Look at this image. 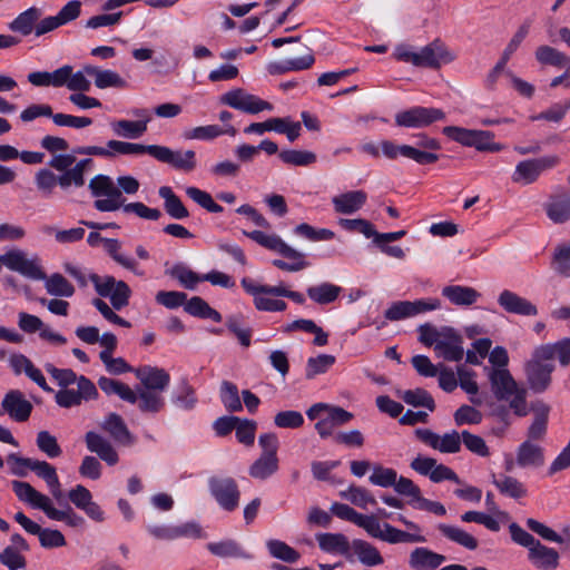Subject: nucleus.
<instances>
[{
  "mask_svg": "<svg viewBox=\"0 0 570 570\" xmlns=\"http://www.w3.org/2000/svg\"><path fill=\"white\" fill-rule=\"evenodd\" d=\"M110 127L112 132L121 138L126 139H138L140 138L146 130V120L145 121H135L120 119L110 122Z\"/></svg>",
  "mask_w": 570,
  "mask_h": 570,
  "instance_id": "nucleus-42",
  "label": "nucleus"
},
{
  "mask_svg": "<svg viewBox=\"0 0 570 570\" xmlns=\"http://www.w3.org/2000/svg\"><path fill=\"white\" fill-rule=\"evenodd\" d=\"M100 428L119 445L131 446L136 443V438L117 413H109L100 423Z\"/></svg>",
  "mask_w": 570,
  "mask_h": 570,
  "instance_id": "nucleus-20",
  "label": "nucleus"
},
{
  "mask_svg": "<svg viewBox=\"0 0 570 570\" xmlns=\"http://www.w3.org/2000/svg\"><path fill=\"white\" fill-rule=\"evenodd\" d=\"M365 531L370 537L380 539L390 544L403 542L424 543L426 541V538L420 533H410L386 522L381 524L379 519L373 514Z\"/></svg>",
  "mask_w": 570,
  "mask_h": 570,
  "instance_id": "nucleus-10",
  "label": "nucleus"
},
{
  "mask_svg": "<svg viewBox=\"0 0 570 570\" xmlns=\"http://www.w3.org/2000/svg\"><path fill=\"white\" fill-rule=\"evenodd\" d=\"M99 389L107 395H118L121 400L135 404L137 403V393L130 389L127 384L109 379L106 376H101L98 380Z\"/></svg>",
  "mask_w": 570,
  "mask_h": 570,
  "instance_id": "nucleus-36",
  "label": "nucleus"
},
{
  "mask_svg": "<svg viewBox=\"0 0 570 570\" xmlns=\"http://www.w3.org/2000/svg\"><path fill=\"white\" fill-rule=\"evenodd\" d=\"M220 102L233 109L246 114L255 115L265 110H273V105L259 97L248 94L244 89L236 88L225 92L220 97Z\"/></svg>",
  "mask_w": 570,
  "mask_h": 570,
  "instance_id": "nucleus-13",
  "label": "nucleus"
},
{
  "mask_svg": "<svg viewBox=\"0 0 570 570\" xmlns=\"http://www.w3.org/2000/svg\"><path fill=\"white\" fill-rule=\"evenodd\" d=\"M88 278L99 296L110 299L114 309L120 311L128 306L131 289L126 282L117 281L114 276H100L95 273L89 274Z\"/></svg>",
  "mask_w": 570,
  "mask_h": 570,
  "instance_id": "nucleus-7",
  "label": "nucleus"
},
{
  "mask_svg": "<svg viewBox=\"0 0 570 570\" xmlns=\"http://www.w3.org/2000/svg\"><path fill=\"white\" fill-rule=\"evenodd\" d=\"M186 194L189 198H191L195 203H197L200 207L206 209L209 213H222L223 207L218 205L212 197V195L207 191H204L197 187H188L186 189Z\"/></svg>",
  "mask_w": 570,
  "mask_h": 570,
  "instance_id": "nucleus-59",
  "label": "nucleus"
},
{
  "mask_svg": "<svg viewBox=\"0 0 570 570\" xmlns=\"http://www.w3.org/2000/svg\"><path fill=\"white\" fill-rule=\"evenodd\" d=\"M89 180L91 195L97 199L94 206L99 212H115L124 204L122 193L135 194L139 188V180Z\"/></svg>",
  "mask_w": 570,
  "mask_h": 570,
  "instance_id": "nucleus-4",
  "label": "nucleus"
},
{
  "mask_svg": "<svg viewBox=\"0 0 570 570\" xmlns=\"http://www.w3.org/2000/svg\"><path fill=\"white\" fill-rule=\"evenodd\" d=\"M243 234L258 245L295 261L294 263H287L283 259H274L273 265L282 271L299 272L308 266V263L304 259V254L287 245L276 234L268 235L262 230H244Z\"/></svg>",
  "mask_w": 570,
  "mask_h": 570,
  "instance_id": "nucleus-5",
  "label": "nucleus"
},
{
  "mask_svg": "<svg viewBox=\"0 0 570 570\" xmlns=\"http://www.w3.org/2000/svg\"><path fill=\"white\" fill-rule=\"evenodd\" d=\"M159 196L164 199V208L165 212L174 219H185L189 216V212L180 200V198L175 195L173 189L168 186H163L159 188Z\"/></svg>",
  "mask_w": 570,
  "mask_h": 570,
  "instance_id": "nucleus-38",
  "label": "nucleus"
},
{
  "mask_svg": "<svg viewBox=\"0 0 570 570\" xmlns=\"http://www.w3.org/2000/svg\"><path fill=\"white\" fill-rule=\"evenodd\" d=\"M442 132L453 141L465 147H473L479 151L494 150V134L487 130L466 129L458 126H446Z\"/></svg>",
  "mask_w": 570,
  "mask_h": 570,
  "instance_id": "nucleus-8",
  "label": "nucleus"
},
{
  "mask_svg": "<svg viewBox=\"0 0 570 570\" xmlns=\"http://www.w3.org/2000/svg\"><path fill=\"white\" fill-rule=\"evenodd\" d=\"M12 489L20 501L43 511L51 520L63 521L67 525L77 529H81L86 525L85 518L76 513L69 503H66V508L63 509L55 508L49 497L37 491L28 482L12 481Z\"/></svg>",
  "mask_w": 570,
  "mask_h": 570,
  "instance_id": "nucleus-1",
  "label": "nucleus"
},
{
  "mask_svg": "<svg viewBox=\"0 0 570 570\" xmlns=\"http://www.w3.org/2000/svg\"><path fill=\"white\" fill-rule=\"evenodd\" d=\"M438 530L448 540L468 549L475 550L478 548V540L463 529L445 523H440Z\"/></svg>",
  "mask_w": 570,
  "mask_h": 570,
  "instance_id": "nucleus-39",
  "label": "nucleus"
},
{
  "mask_svg": "<svg viewBox=\"0 0 570 570\" xmlns=\"http://www.w3.org/2000/svg\"><path fill=\"white\" fill-rule=\"evenodd\" d=\"M98 395L96 385L88 377L80 375L77 389H60L55 394V401L60 407L70 409L81 405L83 401L96 400Z\"/></svg>",
  "mask_w": 570,
  "mask_h": 570,
  "instance_id": "nucleus-11",
  "label": "nucleus"
},
{
  "mask_svg": "<svg viewBox=\"0 0 570 570\" xmlns=\"http://www.w3.org/2000/svg\"><path fill=\"white\" fill-rule=\"evenodd\" d=\"M546 354H550V360L554 362L557 357L562 367L570 364V337H564L556 343L539 345Z\"/></svg>",
  "mask_w": 570,
  "mask_h": 570,
  "instance_id": "nucleus-51",
  "label": "nucleus"
},
{
  "mask_svg": "<svg viewBox=\"0 0 570 570\" xmlns=\"http://www.w3.org/2000/svg\"><path fill=\"white\" fill-rule=\"evenodd\" d=\"M171 402L175 406L181 410H193L196 406L197 397L194 387L186 379L179 382L178 389L171 396Z\"/></svg>",
  "mask_w": 570,
  "mask_h": 570,
  "instance_id": "nucleus-48",
  "label": "nucleus"
},
{
  "mask_svg": "<svg viewBox=\"0 0 570 570\" xmlns=\"http://www.w3.org/2000/svg\"><path fill=\"white\" fill-rule=\"evenodd\" d=\"M381 155L387 159H412L420 165L433 164L439 159L435 153L423 151L410 145H397L391 140H382Z\"/></svg>",
  "mask_w": 570,
  "mask_h": 570,
  "instance_id": "nucleus-16",
  "label": "nucleus"
},
{
  "mask_svg": "<svg viewBox=\"0 0 570 570\" xmlns=\"http://www.w3.org/2000/svg\"><path fill=\"white\" fill-rule=\"evenodd\" d=\"M104 247L106 252L112 257L115 262H117L122 267L137 273V262L132 258L126 257L125 255L119 253L120 249V243L118 239L114 238H106L104 243Z\"/></svg>",
  "mask_w": 570,
  "mask_h": 570,
  "instance_id": "nucleus-60",
  "label": "nucleus"
},
{
  "mask_svg": "<svg viewBox=\"0 0 570 570\" xmlns=\"http://www.w3.org/2000/svg\"><path fill=\"white\" fill-rule=\"evenodd\" d=\"M445 112L439 108L415 106L395 115V124L406 128H423L444 120Z\"/></svg>",
  "mask_w": 570,
  "mask_h": 570,
  "instance_id": "nucleus-14",
  "label": "nucleus"
},
{
  "mask_svg": "<svg viewBox=\"0 0 570 570\" xmlns=\"http://www.w3.org/2000/svg\"><path fill=\"white\" fill-rule=\"evenodd\" d=\"M220 400L228 412H239L243 404L239 399L236 384L229 381H223L220 385Z\"/></svg>",
  "mask_w": 570,
  "mask_h": 570,
  "instance_id": "nucleus-56",
  "label": "nucleus"
},
{
  "mask_svg": "<svg viewBox=\"0 0 570 570\" xmlns=\"http://www.w3.org/2000/svg\"><path fill=\"white\" fill-rule=\"evenodd\" d=\"M557 156H547L530 160L521 161L517 169L518 171L523 176H539L541 175L546 169L552 168L558 163Z\"/></svg>",
  "mask_w": 570,
  "mask_h": 570,
  "instance_id": "nucleus-46",
  "label": "nucleus"
},
{
  "mask_svg": "<svg viewBox=\"0 0 570 570\" xmlns=\"http://www.w3.org/2000/svg\"><path fill=\"white\" fill-rule=\"evenodd\" d=\"M316 540L321 550L327 553H338L346 560H353L352 541L343 533H318Z\"/></svg>",
  "mask_w": 570,
  "mask_h": 570,
  "instance_id": "nucleus-22",
  "label": "nucleus"
},
{
  "mask_svg": "<svg viewBox=\"0 0 570 570\" xmlns=\"http://www.w3.org/2000/svg\"><path fill=\"white\" fill-rule=\"evenodd\" d=\"M135 392L137 393L138 409L141 412L158 413L164 409L165 399L161 392L140 387Z\"/></svg>",
  "mask_w": 570,
  "mask_h": 570,
  "instance_id": "nucleus-41",
  "label": "nucleus"
},
{
  "mask_svg": "<svg viewBox=\"0 0 570 570\" xmlns=\"http://www.w3.org/2000/svg\"><path fill=\"white\" fill-rule=\"evenodd\" d=\"M531 409L534 412V417L528 429L527 440L531 442L541 441L547 434L550 406L542 401H538L532 404Z\"/></svg>",
  "mask_w": 570,
  "mask_h": 570,
  "instance_id": "nucleus-27",
  "label": "nucleus"
},
{
  "mask_svg": "<svg viewBox=\"0 0 570 570\" xmlns=\"http://www.w3.org/2000/svg\"><path fill=\"white\" fill-rule=\"evenodd\" d=\"M278 470V458L261 454L249 466V475L254 479L266 480Z\"/></svg>",
  "mask_w": 570,
  "mask_h": 570,
  "instance_id": "nucleus-47",
  "label": "nucleus"
},
{
  "mask_svg": "<svg viewBox=\"0 0 570 570\" xmlns=\"http://www.w3.org/2000/svg\"><path fill=\"white\" fill-rule=\"evenodd\" d=\"M501 307L512 314L535 316L538 308L530 301L510 291L501 292Z\"/></svg>",
  "mask_w": 570,
  "mask_h": 570,
  "instance_id": "nucleus-31",
  "label": "nucleus"
},
{
  "mask_svg": "<svg viewBox=\"0 0 570 570\" xmlns=\"http://www.w3.org/2000/svg\"><path fill=\"white\" fill-rule=\"evenodd\" d=\"M559 553L537 540L528 550L529 561L538 569L554 570L559 566Z\"/></svg>",
  "mask_w": 570,
  "mask_h": 570,
  "instance_id": "nucleus-25",
  "label": "nucleus"
},
{
  "mask_svg": "<svg viewBox=\"0 0 570 570\" xmlns=\"http://www.w3.org/2000/svg\"><path fill=\"white\" fill-rule=\"evenodd\" d=\"M86 448L101 461L112 466L119 462V455L112 443L100 433L88 431L85 434Z\"/></svg>",
  "mask_w": 570,
  "mask_h": 570,
  "instance_id": "nucleus-18",
  "label": "nucleus"
},
{
  "mask_svg": "<svg viewBox=\"0 0 570 570\" xmlns=\"http://www.w3.org/2000/svg\"><path fill=\"white\" fill-rule=\"evenodd\" d=\"M366 198L367 196L363 190H352L335 196L332 202L336 213L351 215L362 208Z\"/></svg>",
  "mask_w": 570,
  "mask_h": 570,
  "instance_id": "nucleus-33",
  "label": "nucleus"
},
{
  "mask_svg": "<svg viewBox=\"0 0 570 570\" xmlns=\"http://www.w3.org/2000/svg\"><path fill=\"white\" fill-rule=\"evenodd\" d=\"M492 342L489 338H479L473 343V350L481 358L489 355L491 371L489 374L492 392L499 399V346L491 350Z\"/></svg>",
  "mask_w": 570,
  "mask_h": 570,
  "instance_id": "nucleus-23",
  "label": "nucleus"
},
{
  "mask_svg": "<svg viewBox=\"0 0 570 570\" xmlns=\"http://www.w3.org/2000/svg\"><path fill=\"white\" fill-rule=\"evenodd\" d=\"M43 281L47 293L52 296L71 297L75 294L72 284L59 273L46 276Z\"/></svg>",
  "mask_w": 570,
  "mask_h": 570,
  "instance_id": "nucleus-50",
  "label": "nucleus"
},
{
  "mask_svg": "<svg viewBox=\"0 0 570 570\" xmlns=\"http://www.w3.org/2000/svg\"><path fill=\"white\" fill-rule=\"evenodd\" d=\"M528 493L525 483L512 475H501V494L520 501L527 498Z\"/></svg>",
  "mask_w": 570,
  "mask_h": 570,
  "instance_id": "nucleus-55",
  "label": "nucleus"
},
{
  "mask_svg": "<svg viewBox=\"0 0 570 570\" xmlns=\"http://www.w3.org/2000/svg\"><path fill=\"white\" fill-rule=\"evenodd\" d=\"M307 296L311 301L318 305H327L335 302L342 293V287L328 282L318 285L309 286L306 289Z\"/></svg>",
  "mask_w": 570,
  "mask_h": 570,
  "instance_id": "nucleus-35",
  "label": "nucleus"
},
{
  "mask_svg": "<svg viewBox=\"0 0 570 570\" xmlns=\"http://www.w3.org/2000/svg\"><path fill=\"white\" fill-rule=\"evenodd\" d=\"M330 511L335 517H337L342 520H345V521H350L364 530L367 529L368 522L372 518V514L371 515L361 514L356 510L351 508L350 505H347L345 503H340V502H334L331 505Z\"/></svg>",
  "mask_w": 570,
  "mask_h": 570,
  "instance_id": "nucleus-45",
  "label": "nucleus"
},
{
  "mask_svg": "<svg viewBox=\"0 0 570 570\" xmlns=\"http://www.w3.org/2000/svg\"><path fill=\"white\" fill-rule=\"evenodd\" d=\"M335 363V356L330 354H320L316 357H309L306 363L305 377L313 380L316 375L326 373Z\"/></svg>",
  "mask_w": 570,
  "mask_h": 570,
  "instance_id": "nucleus-57",
  "label": "nucleus"
},
{
  "mask_svg": "<svg viewBox=\"0 0 570 570\" xmlns=\"http://www.w3.org/2000/svg\"><path fill=\"white\" fill-rule=\"evenodd\" d=\"M210 494L225 511H234L239 503L240 491L237 482L229 476H212L208 480Z\"/></svg>",
  "mask_w": 570,
  "mask_h": 570,
  "instance_id": "nucleus-12",
  "label": "nucleus"
},
{
  "mask_svg": "<svg viewBox=\"0 0 570 570\" xmlns=\"http://www.w3.org/2000/svg\"><path fill=\"white\" fill-rule=\"evenodd\" d=\"M236 132L237 131L235 127L229 124H226L224 127L218 125H206L185 130L183 132V137L187 140L209 141L223 135H229L234 137Z\"/></svg>",
  "mask_w": 570,
  "mask_h": 570,
  "instance_id": "nucleus-28",
  "label": "nucleus"
},
{
  "mask_svg": "<svg viewBox=\"0 0 570 570\" xmlns=\"http://www.w3.org/2000/svg\"><path fill=\"white\" fill-rule=\"evenodd\" d=\"M85 71L95 80V86L99 89L106 88H126L127 81L117 72L110 69H101L94 65H85Z\"/></svg>",
  "mask_w": 570,
  "mask_h": 570,
  "instance_id": "nucleus-26",
  "label": "nucleus"
},
{
  "mask_svg": "<svg viewBox=\"0 0 570 570\" xmlns=\"http://www.w3.org/2000/svg\"><path fill=\"white\" fill-rule=\"evenodd\" d=\"M3 412H6L16 422H24L30 417L32 404L24 399L19 390H10L1 402Z\"/></svg>",
  "mask_w": 570,
  "mask_h": 570,
  "instance_id": "nucleus-19",
  "label": "nucleus"
},
{
  "mask_svg": "<svg viewBox=\"0 0 570 570\" xmlns=\"http://www.w3.org/2000/svg\"><path fill=\"white\" fill-rule=\"evenodd\" d=\"M27 463L29 470L33 471L39 478H41L47 485L59 480L56 468L46 461L39 460H23Z\"/></svg>",
  "mask_w": 570,
  "mask_h": 570,
  "instance_id": "nucleus-64",
  "label": "nucleus"
},
{
  "mask_svg": "<svg viewBox=\"0 0 570 570\" xmlns=\"http://www.w3.org/2000/svg\"><path fill=\"white\" fill-rule=\"evenodd\" d=\"M269 554L278 560L288 563H295L301 554L284 541L277 539H271L266 542Z\"/></svg>",
  "mask_w": 570,
  "mask_h": 570,
  "instance_id": "nucleus-53",
  "label": "nucleus"
},
{
  "mask_svg": "<svg viewBox=\"0 0 570 570\" xmlns=\"http://www.w3.org/2000/svg\"><path fill=\"white\" fill-rule=\"evenodd\" d=\"M41 9L37 7H30L27 10L19 13L10 23L9 29L13 32L28 37L31 33L36 35L37 22L41 18Z\"/></svg>",
  "mask_w": 570,
  "mask_h": 570,
  "instance_id": "nucleus-29",
  "label": "nucleus"
},
{
  "mask_svg": "<svg viewBox=\"0 0 570 570\" xmlns=\"http://www.w3.org/2000/svg\"><path fill=\"white\" fill-rule=\"evenodd\" d=\"M556 364L540 346H537L531 357L524 363V374L529 389L537 394L546 392L552 383Z\"/></svg>",
  "mask_w": 570,
  "mask_h": 570,
  "instance_id": "nucleus-6",
  "label": "nucleus"
},
{
  "mask_svg": "<svg viewBox=\"0 0 570 570\" xmlns=\"http://www.w3.org/2000/svg\"><path fill=\"white\" fill-rule=\"evenodd\" d=\"M392 57L413 67L429 69H439L442 65L455 59V55L440 40H434L422 48L400 43L395 47Z\"/></svg>",
  "mask_w": 570,
  "mask_h": 570,
  "instance_id": "nucleus-3",
  "label": "nucleus"
},
{
  "mask_svg": "<svg viewBox=\"0 0 570 570\" xmlns=\"http://www.w3.org/2000/svg\"><path fill=\"white\" fill-rule=\"evenodd\" d=\"M315 61L312 53L297 58H287L281 61L271 62L267 67L269 73L282 75L289 71H302L309 69Z\"/></svg>",
  "mask_w": 570,
  "mask_h": 570,
  "instance_id": "nucleus-34",
  "label": "nucleus"
},
{
  "mask_svg": "<svg viewBox=\"0 0 570 570\" xmlns=\"http://www.w3.org/2000/svg\"><path fill=\"white\" fill-rule=\"evenodd\" d=\"M351 552L353 553V558L356 557L365 567H377L384 563V559L379 549L365 540H352Z\"/></svg>",
  "mask_w": 570,
  "mask_h": 570,
  "instance_id": "nucleus-30",
  "label": "nucleus"
},
{
  "mask_svg": "<svg viewBox=\"0 0 570 570\" xmlns=\"http://www.w3.org/2000/svg\"><path fill=\"white\" fill-rule=\"evenodd\" d=\"M207 549L220 558H238L252 559V554L242 549V547L234 540H225L220 542H212L207 544Z\"/></svg>",
  "mask_w": 570,
  "mask_h": 570,
  "instance_id": "nucleus-43",
  "label": "nucleus"
},
{
  "mask_svg": "<svg viewBox=\"0 0 570 570\" xmlns=\"http://www.w3.org/2000/svg\"><path fill=\"white\" fill-rule=\"evenodd\" d=\"M462 336L452 327H443V337L436 343L434 351L439 357L446 361L459 362L464 356Z\"/></svg>",
  "mask_w": 570,
  "mask_h": 570,
  "instance_id": "nucleus-17",
  "label": "nucleus"
},
{
  "mask_svg": "<svg viewBox=\"0 0 570 570\" xmlns=\"http://www.w3.org/2000/svg\"><path fill=\"white\" fill-rule=\"evenodd\" d=\"M278 156L283 163L292 166H308L316 159L311 151L294 149L282 150Z\"/></svg>",
  "mask_w": 570,
  "mask_h": 570,
  "instance_id": "nucleus-62",
  "label": "nucleus"
},
{
  "mask_svg": "<svg viewBox=\"0 0 570 570\" xmlns=\"http://www.w3.org/2000/svg\"><path fill=\"white\" fill-rule=\"evenodd\" d=\"M36 443L38 449L51 459L58 458L62 453V450L58 444L57 438L49 433L48 431H40L37 434Z\"/></svg>",
  "mask_w": 570,
  "mask_h": 570,
  "instance_id": "nucleus-61",
  "label": "nucleus"
},
{
  "mask_svg": "<svg viewBox=\"0 0 570 570\" xmlns=\"http://www.w3.org/2000/svg\"><path fill=\"white\" fill-rule=\"evenodd\" d=\"M135 375L142 385L141 389L164 392L167 390L170 376L160 367L145 365L135 370Z\"/></svg>",
  "mask_w": 570,
  "mask_h": 570,
  "instance_id": "nucleus-21",
  "label": "nucleus"
},
{
  "mask_svg": "<svg viewBox=\"0 0 570 570\" xmlns=\"http://www.w3.org/2000/svg\"><path fill=\"white\" fill-rule=\"evenodd\" d=\"M402 400L412 406H424L431 412L435 410V402L432 395L423 390V389H415V390H407L402 394Z\"/></svg>",
  "mask_w": 570,
  "mask_h": 570,
  "instance_id": "nucleus-58",
  "label": "nucleus"
},
{
  "mask_svg": "<svg viewBox=\"0 0 570 570\" xmlns=\"http://www.w3.org/2000/svg\"><path fill=\"white\" fill-rule=\"evenodd\" d=\"M340 497L362 509H365L367 504H376L375 498L368 490L354 484L350 485L346 490L341 491Z\"/></svg>",
  "mask_w": 570,
  "mask_h": 570,
  "instance_id": "nucleus-52",
  "label": "nucleus"
},
{
  "mask_svg": "<svg viewBox=\"0 0 570 570\" xmlns=\"http://www.w3.org/2000/svg\"><path fill=\"white\" fill-rule=\"evenodd\" d=\"M148 155L184 173H189L196 166V154L193 150H173L165 146L149 145Z\"/></svg>",
  "mask_w": 570,
  "mask_h": 570,
  "instance_id": "nucleus-15",
  "label": "nucleus"
},
{
  "mask_svg": "<svg viewBox=\"0 0 570 570\" xmlns=\"http://www.w3.org/2000/svg\"><path fill=\"white\" fill-rule=\"evenodd\" d=\"M442 295L454 305H472L480 294L472 287L461 285H449L443 287Z\"/></svg>",
  "mask_w": 570,
  "mask_h": 570,
  "instance_id": "nucleus-37",
  "label": "nucleus"
},
{
  "mask_svg": "<svg viewBox=\"0 0 570 570\" xmlns=\"http://www.w3.org/2000/svg\"><path fill=\"white\" fill-rule=\"evenodd\" d=\"M535 58L543 65H551L556 67H562L567 62V57L550 46H540L537 48Z\"/></svg>",
  "mask_w": 570,
  "mask_h": 570,
  "instance_id": "nucleus-63",
  "label": "nucleus"
},
{
  "mask_svg": "<svg viewBox=\"0 0 570 570\" xmlns=\"http://www.w3.org/2000/svg\"><path fill=\"white\" fill-rule=\"evenodd\" d=\"M445 560V556L441 553L425 547H417L409 556V567L412 570H436Z\"/></svg>",
  "mask_w": 570,
  "mask_h": 570,
  "instance_id": "nucleus-24",
  "label": "nucleus"
},
{
  "mask_svg": "<svg viewBox=\"0 0 570 570\" xmlns=\"http://www.w3.org/2000/svg\"><path fill=\"white\" fill-rule=\"evenodd\" d=\"M65 80V70L56 69L51 72L49 71H35L28 75V81L36 87H63Z\"/></svg>",
  "mask_w": 570,
  "mask_h": 570,
  "instance_id": "nucleus-49",
  "label": "nucleus"
},
{
  "mask_svg": "<svg viewBox=\"0 0 570 570\" xmlns=\"http://www.w3.org/2000/svg\"><path fill=\"white\" fill-rule=\"evenodd\" d=\"M544 449L531 441H523L517 449L515 456L504 455V470L511 473L515 465L522 469H538L544 464Z\"/></svg>",
  "mask_w": 570,
  "mask_h": 570,
  "instance_id": "nucleus-9",
  "label": "nucleus"
},
{
  "mask_svg": "<svg viewBox=\"0 0 570 570\" xmlns=\"http://www.w3.org/2000/svg\"><path fill=\"white\" fill-rule=\"evenodd\" d=\"M106 157H115L118 155L139 156L148 154L149 145L128 142L121 140H109L105 146Z\"/></svg>",
  "mask_w": 570,
  "mask_h": 570,
  "instance_id": "nucleus-44",
  "label": "nucleus"
},
{
  "mask_svg": "<svg viewBox=\"0 0 570 570\" xmlns=\"http://www.w3.org/2000/svg\"><path fill=\"white\" fill-rule=\"evenodd\" d=\"M548 217L554 223H564L570 218V191L556 193L546 206Z\"/></svg>",
  "mask_w": 570,
  "mask_h": 570,
  "instance_id": "nucleus-32",
  "label": "nucleus"
},
{
  "mask_svg": "<svg viewBox=\"0 0 570 570\" xmlns=\"http://www.w3.org/2000/svg\"><path fill=\"white\" fill-rule=\"evenodd\" d=\"M166 273L177 279L187 289L196 288L197 284L202 282V276L181 263L175 264L170 269H167Z\"/></svg>",
  "mask_w": 570,
  "mask_h": 570,
  "instance_id": "nucleus-54",
  "label": "nucleus"
},
{
  "mask_svg": "<svg viewBox=\"0 0 570 570\" xmlns=\"http://www.w3.org/2000/svg\"><path fill=\"white\" fill-rule=\"evenodd\" d=\"M60 69L65 70L63 87H67L70 91L87 92L91 89V82L87 78L88 73L85 71V66L76 72H73V68L70 65H63Z\"/></svg>",
  "mask_w": 570,
  "mask_h": 570,
  "instance_id": "nucleus-40",
  "label": "nucleus"
},
{
  "mask_svg": "<svg viewBox=\"0 0 570 570\" xmlns=\"http://www.w3.org/2000/svg\"><path fill=\"white\" fill-rule=\"evenodd\" d=\"M508 364V352L501 347V425L504 424L505 426L511 424L510 415L505 407L517 417H523L529 413L527 403L528 390L514 380L507 368Z\"/></svg>",
  "mask_w": 570,
  "mask_h": 570,
  "instance_id": "nucleus-2",
  "label": "nucleus"
}]
</instances>
